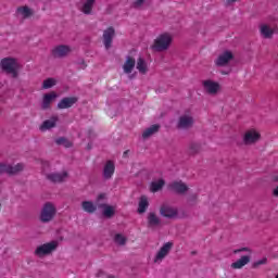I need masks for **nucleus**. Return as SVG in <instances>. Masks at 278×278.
<instances>
[{
	"label": "nucleus",
	"mask_w": 278,
	"mask_h": 278,
	"mask_svg": "<svg viewBox=\"0 0 278 278\" xmlns=\"http://www.w3.org/2000/svg\"><path fill=\"white\" fill-rule=\"evenodd\" d=\"M149 208V198L147 195H141L139 200L138 214H144Z\"/></svg>",
	"instance_id": "393cba45"
},
{
	"label": "nucleus",
	"mask_w": 278,
	"mask_h": 278,
	"mask_svg": "<svg viewBox=\"0 0 278 278\" xmlns=\"http://www.w3.org/2000/svg\"><path fill=\"white\" fill-rule=\"evenodd\" d=\"M58 84V80L55 78H47L42 83V90H49L50 88H53Z\"/></svg>",
	"instance_id": "f704fd0d"
},
{
	"label": "nucleus",
	"mask_w": 278,
	"mask_h": 278,
	"mask_svg": "<svg viewBox=\"0 0 278 278\" xmlns=\"http://www.w3.org/2000/svg\"><path fill=\"white\" fill-rule=\"evenodd\" d=\"M68 53H71V48L64 45L58 46L51 51V55L54 59L66 58Z\"/></svg>",
	"instance_id": "4468645a"
},
{
	"label": "nucleus",
	"mask_w": 278,
	"mask_h": 278,
	"mask_svg": "<svg viewBox=\"0 0 278 278\" xmlns=\"http://www.w3.org/2000/svg\"><path fill=\"white\" fill-rule=\"evenodd\" d=\"M53 99H58V93H55V91L46 93L42 99L41 110H51V101H53Z\"/></svg>",
	"instance_id": "6ab92c4d"
},
{
	"label": "nucleus",
	"mask_w": 278,
	"mask_h": 278,
	"mask_svg": "<svg viewBox=\"0 0 278 278\" xmlns=\"http://www.w3.org/2000/svg\"><path fill=\"white\" fill-rule=\"evenodd\" d=\"M251 253V250L249 248H240L233 251L235 254L237 253Z\"/></svg>",
	"instance_id": "58836bf2"
},
{
	"label": "nucleus",
	"mask_w": 278,
	"mask_h": 278,
	"mask_svg": "<svg viewBox=\"0 0 278 278\" xmlns=\"http://www.w3.org/2000/svg\"><path fill=\"white\" fill-rule=\"evenodd\" d=\"M115 244H118V247H125L127 244V239L122 233H116L113 238Z\"/></svg>",
	"instance_id": "72a5a7b5"
},
{
	"label": "nucleus",
	"mask_w": 278,
	"mask_h": 278,
	"mask_svg": "<svg viewBox=\"0 0 278 278\" xmlns=\"http://www.w3.org/2000/svg\"><path fill=\"white\" fill-rule=\"evenodd\" d=\"M164 186H166V180L162 178L159 179L157 181H152L150 184V192H160V190H162Z\"/></svg>",
	"instance_id": "a878e982"
},
{
	"label": "nucleus",
	"mask_w": 278,
	"mask_h": 278,
	"mask_svg": "<svg viewBox=\"0 0 278 278\" xmlns=\"http://www.w3.org/2000/svg\"><path fill=\"white\" fill-rule=\"evenodd\" d=\"M17 12L24 16V18H29V16H34V11L25 5V7H18Z\"/></svg>",
	"instance_id": "7c9ffc66"
},
{
	"label": "nucleus",
	"mask_w": 278,
	"mask_h": 278,
	"mask_svg": "<svg viewBox=\"0 0 278 278\" xmlns=\"http://www.w3.org/2000/svg\"><path fill=\"white\" fill-rule=\"evenodd\" d=\"M261 35L263 36V38L270 39L275 35V29L270 28L266 24H263L261 25Z\"/></svg>",
	"instance_id": "bb28decb"
},
{
	"label": "nucleus",
	"mask_w": 278,
	"mask_h": 278,
	"mask_svg": "<svg viewBox=\"0 0 278 278\" xmlns=\"http://www.w3.org/2000/svg\"><path fill=\"white\" fill-rule=\"evenodd\" d=\"M160 124H154L152 126H150L149 128H147L143 132H142V138L143 140H147L149 138H151V136H153L154 134H157V131H160Z\"/></svg>",
	"instance_id": "5701e85b"
},
{
	"label": "nucleus",
	"mask_w": 278,
	"mask_h": 278,
	"mask_svg": "<svg viewBox=\"0 0 278 278\" xmlns=\"http://www.w3.org/2000/svg\"><path fill=\"white\" fill-rule=\"evenodd\" d=\"M123 155L124 157H127V155H129V150H126Z\"/></svg>",
	"instance_id": "c03bdc74"
},
{
	"label": "nucleus",
	"mask_w": 278,
	"mask_h": 278,
	"mask_svg": "<svg viewBox=\"0 0 278 278\" xmlns=\"http://www.w3.org/2000/svg\"><path fill=\"white\" fill-rule=\"evenodd\" d=\"M25 170V165L23 163H17L16 165L0 163V175H8L9 177H15Z\"/></svg>",
	"instance_id": "20e7f679"
},
{
	"label": "nucleus",
	"mask_w": 278,
	"mask_h": 278,
	"mask_svg": "<svg viewBox=\"0 0 278 278\" xmlns=\"http://www.w3.org/2000/svg\"><path fill=\"white\" fill-rule=\"evenodd\" d=\"M151 1H153V0H135L132 2V8H135V10H140V8H142L143 3H149Z\"/></svg>",
	"instance_id": "c9c22d12"
},
{
	"label": "nucleus",
	"mask_w": 278,
	"mask_h": 278,
	"mask_svg": "<svg viewBox=\"0 0 278 278\" xmlns=\"http://www.w3.org/2000/svg\"><path fill=\"white\" fill-rule=\"evenodd\" d=\"M202 86L207 94H218V90H220V84L212 79L202 81Z\"/></svg>",
	"instance_id": "6e6552de"
},
{
	"label": "nucleus",
	"mask_w": 278,
	"mask_h": 278,
	"mask_svg": "<svg viewBox=\"0 0 278 278\" xmlns=\"http://www.w3.org/2000/svg\"><path fill=\"white\" fill-rule=\"evenodd\" d=\"M198 153H201V143H197L194 141L189 143V154L190 155H197Z\"/></svg>",
	"instance_id": "473e14b6"
},
{
	"label": "nucleus",
	"mask_w": 278,
	"mask_h": 278,
	"mask_svg": "<svg viewBox=\"0 0 278 278\" xmlns=\"http://www.w3.org/2000/svg\"><path fill=\"white\" fill-rule=\"evenodd\" d=\"M260 138H262V135L258 132H255L253 130H250L245 132L243 136V143L244 144H255V142H258Z\"/></svg>",
	"instance_id": "dca6fc26"
},
{
	"label": "nucleus",
	"mask_w": 278,
	"mask_h": 278,
	"mask_svg": "<svg viewBox=\"0 0 278 278\" xmlns=\"http://www.w3.org/2000/svg\"><path fill=\"white\" fill-rule=\"evenodd\" d=\"M271 180L278 184V176H274Z\"/></svg>",
	"instance_id": "a18cd8bd"
},
{
	"label": "nucleus",
	"mask_w": 278,
	"mask_h": 278,
	"mask_svg": "<svg viewBox=\"0 0 278 278\" xmlns=\"http://www.w3.org/2000/svg\"><path fill=\"white\" fill-rule=\"evenodd\" d=\"M168 188L172 192H175V194H186V192L190 190L188 185H186V182L181 180L173 181L172 184L168 185Z\"/></svg>",
	"instance_id": "0eeeda50"
},
{
	"label": "nucleus",
	"mask_w": 278,
	"mask_h": 278,
	"mask_svg": "<svg viewBox=\"0 0 278 278\" xmlns=\"http://www.w3.org/2000/svg\"><path fill=\"white\" fill-rule=\"evenodd\" d=\"M81 207L84 212H87V214H94V212H97V206L94 203H92V201H84L81 203Z\"/></svg>",
	"instance_id": "cd10ccee"
},
{
	"label": "nucleus",
	"mask_w": 278,
	"mask_h": 278,
	"mask_svg": "<svg viewBox=\"0 0 278 278\" xmlns=\"http://www.w3.org/2000/svg\"><path fill=\"white\" fill-rule=\"evenodd\" d=\"M137 71H139L141 75H147V73H149V66L142 56H139L137 60Z\"/></svg>",
	"instance_id": "b1692460"
},
{
	"label": "nucleus",
	"mask_w": 278,
	"mask_h": 278,
	"mask_svg": "<svg viewBox=\"0 0 278 278\" xmlns=\"http://www.w3.org/2000/svg\"><path fill=\"white\" fill-rule=\"evenodd\" d=\"M106 194L105 193H100L97 199H96V203H98V205H100L99 203H101V201L105 200Z\"/></svg>",
	"instance_id": "ea45409f"
},
{
	"label": "nucleus",
	"mask_w": 278,
	"mask_h": 278,
	"mask_svg": "<svg viewBox=\"0 0 278 278\" xmlns=\"http://www.w3.org/2000/svg\"><path fill=\"white\" fill-rule=\"evenodd\" d=\"M101 275H104V273L103 271H99L98 273V277H101Z\"/></svg>",
	"instance_id": "09e8293b"
},
{
	"label": "nucleus",
	"mask_w": 278,
	"mask_h": 278,
	"mask_svg": "<svg viewBox=\"0 0 278 278\" xmlns=\"http://www.w3.org/2000/svg\"><path fill=\"white\" fill-rule=\"evenodd\" d=\"M123 68H124V73H126V75H129L131 71L136 68V59L131 56H126V61L123 65Z\"/></svg>",
	"instance_id": "4be33fe9"
},
{
	"label": "nucleus",
	"mask_w": 278,
	"mask_h": 278,
	"mask_svg": "<svg viewBox=\"0 0 278 278\" xmlns=\"http://www.w3.org/2000/svg\"><path fill=\"white\" fill-rule=\"evenodd\" d=\"M78 64L81 66V68H86V66H88V65L86 64V61H85L84 59H81V60L78 62Z\"/></svg>",
	"instance_id": "a19ab883"
},
{
	"label": "nucleus",
	"mask_w": 278,
	"mask_h": 278,
	"mask_svg": "<svg viewBox=\"0 0 278 278\" xmlns=\"http://www.w3.org/2000/svg\"><path fill=\"white\" fill-rule=\"evenodd\" d=\"M115 170L116 165L114 164V161H108L102 173L103 179L109 180L111 177H113Z\"/></svg>",
	"instance_id": "f3484780"
},
{
	"label": "nucleus",
	"mask_w": 278,
	"mask_h": 278,
	"mask_svg": "<svg viewBox=\"0 0 278 278\" xmlns=\"http://www.w3.org/2000/svg\"><path fill=\"white\" fill-rule=\"evenodd\" d=\"M55 144L59 147H65V149H71V147H73V142H71L66 137L56 138Z\"/></svg>",
	"instance_id": "c756f323"
},
{
	"label": "nucleus",
	"mask_w": 278,
	"mask_h": 278,
	"mask_svg": "<svg viewBox=\"0 0 278 278\" xmlns=\"http://www.w3.org/2000/svg\"><path fill=\"white\" fill-rule=\"evenodd\" d=\"M275 278H278V274L276 275V277Z\"/></svg>",
	"instance_id": "603ef678"
},
{
	"label": "nucleus",
	"mask_w": 278,
	"mask_h": 278,
	"mask_svg": "<svg viewBox=\"0 0 278 278\" xmlns=\"http://www.w3.org/2000/svg\"><path fill=\"white\" fill-rule=\"evenodd\" d=\"M170 45H173V36H170L168 33H165L160 35L154 40V45L151 47V49L156 51V53H162V51H168Z\"/></svg>",
	"instance_id": "f03ea898"
},
{
	"label": "nucleus",
	"mask_w": 278,
	"mask_h": 278,
	"mask_svg": "<svg viewBox=\"0 0 278 278\" xmlns=\"http://www.w3.org/2000/svg\"><path fill=\"white\" fill-rule=\"evenodd\" d=\"M58 121H60L58 116H52L50 119L43 121V123L39 127L40 131L53 129V127L58 125Z\"/></svg>",
	"instance_id": "aec40b11"
},
{
	"label": "nucleus",
	"mask_w": 278,
	"mask_h": 278,
	"mask_svg": "<svg viewBox=\"0 0 278 278\" xmlns=\"http://www.w3.org/2000/svg\"><path fill=\"white\" fill-rule=\"evenodd\" d=\"M87 149H88V151H90V149H92V146L90 143H88Z\"/></svg>",
	"instance_id": "49530a36"
},
{
	"label": "nucleus",
	"mask_w": 278,
	"mask_h": 278,
	"mask_svg": "<svg viewBox=\"0 0 278 278\" xmlns=\"http://www.w3.org/2000/svg\"><path fill=\"white\" fill-rule=\"evenodd\" d=\"M0 207H1V203H0Z\"/></svg>",
	"instance_id": "864d4df0"
},
{
	"label": "nucleus",
	"mask_w": 278,
	"mask_h": 278,
	"mask_svg": "<svg viewBox=\"0 0 278 278\" xmlns=\"http://www.w3.org/2000/svg\"><path fill=\"white\" fill-rule=\"evenodd\" d=\"M233 58V52H231L230 50H226L218 55V58L215 61V64L216 66H227V64L231 62Z\"/></svg>",
	"instance_id": "9b49d317"
},
{
	"label": "nucleus",
	"mask_w": 278,
	"mask_h": 278,
	"mask_svg": "<svg viewBox=\"0 0 278 278\" xmlns=\"http://www.w3.org/2000/svg\"><path fill=\"white\" fill-rule=\"evenodd\" d=\"M67 177L68 172L50 173L46 175V179H48V181H51V184H62L63 181H66Z\"/></svg>",
	"instance_id": "f8f14e48"
},
{
	"label": "nucleus",
	"mask_w": 278,
	"mask_h": 278,
	"mask_svg": "<svg viewBox=\"0 0 278 278\" xmlns=\"http://www.w3.org/2000/svg\"><path fill=\"white\" fill-rule=\"evenodd\" d=\"M56 214L58 210L55 208V205L51 202H46L41 208L39 220L41 223H51V220L55 218Z\"/></svg>",
	"instance_id": "7ed1b4c3"
},
{
	"label": "nucleus",
	"mask_w": 278,
	"mask_h": 278,
	"mask_svg": "<svg viewBox=\"0 0 278 278\" xmlns=\"http://www.w3.org/2000/svg\"><path fill=\"white\" fill-rule=\"evenodd\" d=\"M170 249H173V242H166L156 253L154 262H160L161 260H164L165 256L170 253Z\"/></svg>",
	"instance_id": "a211bd4d"
},
{
	"label": "nucleus",
	"mask_w": 278,
	"mask_h": 278,
	"mask_svg": "<svg viewBox=\"0 0 278 278\" xmlns=\"http://www.w3.org/2000/svg\"><path fill=\"white\" fill-rule=\"evenodd\" d=\"M94 2L96 0H87L81 9V12H84V14H92V8H94Z\"/></svg>",
	"instance_id": "2f4dec72"
},
{
	"label": "nucleus",
	"mask_w": 278,
	"mask_h": 278,
	"mask_svg": "<svg viewBox=\"0 0 278 278\" xmlns=\"http://www.w3.org/2000/svg\"><path fill=\"white\" fill-rule=\"evenodd\" d=\"M274 197H278V187H276L273 191Z\"/></svg>",
	"instance_id": "37998d69"
},
{
	"label": "nucleus",
	"mask_w": 278,
	"mask_h": 278,
	"mask_svg": "<svg viewBox=\"0 0 278 278\" xmlns=\"http://www.w3.org/2000/svg\"><path fill=\"white\" fill-rule=\"evenodd\" d=\"M268 262V258L264 257L260 261H256L252 264V268H260V266L266 264Z\"/></svg>",
	"instance_id": "4c0bfd02"
},
{
	"label": "nucleus",
	"mask_w": 278,
	"mask_h": 278,
	"mask_svg": "<svg viewBox=\"0 0 278 278\" xmlns=\"http://www.w3.org/2000/svg\"><path fill=\"white\" fill-rule=\"evenodd\" d=\"M236 1L238 0H226V5L227 7L232 5V3H236Z\"/></svg>",
	"instance_id": "79ce46f5"
},
{
	"label": "nucleus",
	"mask_w": 278,
	"mask_h": 278,
	"mask_svg": "<svg viewBox=\"0 0 278 278\" xmlns=\"http://www.w3.org/2000/svg\"><path fill=\"white\" fill-rule=\"evenodd\" d=\"M192 253V255H195L197 254V252H191Z\"/></svg>",
	"instance_id": "8fccbe9b"
},
{
	"label": "nucleus",
	"mask_w": 278,
	"mask_h": 278,
	"mask_svg": "<svg viewBox=\"0 0 278 278\" xmlns=\"http://www.w3.org/2000/svg\"><path fill=\"white\" fill-rule=\"evenodd\" d=\"M249 262H251V256L243 255L237 262L231 264V268H233L235 270L244 268V266H247V264H249Z\"/></svg>",
	"instance_id": "412c9836"
},
{
	"label": "nucleus",
	"mask_w": 278,
	"mask_h": 278,
	"mask_svg": "<svg viewBox=\"0 0 278 278\" xmlns=\"http://www.w3.org/2000/svg\"><path fill=\"white\" fill-rule=\"evenodd\" d=\"M193 125L194 117L189 113H185L178 118L177 129H190L193 127Z\"/></svg>",
	"instance_id": "423d86ee"
},
{
	"label": "nucleus",
	"mask_w": 278,
	"mask_h": 278,
	"mask_svg": "<svg viewBox=\"0 0 278 278\" xmlns=\"http://www.w3.org/2000/svg\"><path fill=\"white\" fill-rule=\"evenodd\" d=\"M114 36H116V30L112 26L103 31V43L106 50L112 49V40H114Z\"/></svg>",
	"instance_id": "9d476101"
},
{
	"label": "nucleus",
	"mask_w": 278,
	"mask_h": 278,
	"mask_svg": "<svg viewBox=\"0 0 278 278\" xmlns=\"http://www.w3.org/2000/svg\"><path fill=\"white\" fill-rule=\"evenodd\" d=\"M98 207L100 210H103L102 215L104 216V218H114V216L116 215V206H112L106 203H101L98 204Z\"/></svg>",
	"instance_id": "2eb2a0df"
},
{
	"label": "nucleus",
	"mask_w": 278,
	"mask_h": 278,
	"mask_svg": "<svg viewBox=\"0 0 278 278\" xmlns=\"http://www.w3.org/2000/svg\"><path fill=\"white\" fill-rule=\"evenodd\" d=\"M160 214L164 218L173 219V218H177V216H179V211L173 206H168V205L164 204L160 208Z\"/></svg>",
	"instance_id": "1a4fd4ad"
},
{
	"label": "nucleus",
	"mask_w": 278,
	"mask_h": 278,
	"mask_svg": "<svg viewBox=\"0 0 278 278\" xmlns=\"http://www.w3.org/2000/svg\"><path fill=\"white\" fill-rule=\"evenodd\" d=\"M222 75H229V73L222 71Z\"/></svg>",
	"instance_id": "de8ad7c7"
},
{
	"label": "nucleus",
	"mask_w": 278,
	"mask_h": 278,
	"mask_svg": "<svg viewBox=\"0 0 278 278\" xmlns=\"http://www.w3.org/2000/svg\"><path fill=\"white\" fill-rule=\"evenodd\" d=\"M79 101L78 97H65L56 105L58 110H68Z\"/></svg>",
	"instance_id": "ddd939ff"
},
{
	"label": "nucleus",
	"mask_w": 278,
	"mask_h": 278,
	"mask_svg": "<svg viewBox=\"0 0 278 278\" xmlns=\"http://www.w3.org/2000/svg\"><path fill=\"white\" fill-rule=\"evenodd\" d=\"M161 220L155 213H149L148 215V227H157Z\"/></svg>",
	"instance_id": "c85d7f7f"
},
{
	"label": "nucleus",
	"mask_w": 278,
	"mask_h": 278,
	"mask_svg": "<svg viewBox=\"0 0 278 278\" xmlns=\"http://www.w3.org/2000/svg\"><path fill=\"white\" fill-rule=\"evenodd\" d=\"M58 241H51L41 244L35 250V255H37V257H45V255H51V253H53V251L58 249Z\"/></svg>",
	"instance_id": "39448f33"
},
{
	"label": "nucleus",
	"mask_w": 278,
	"mask_h": 278,
	"mask_svg": "<svg viewBox=\"0 0 278 278\" xmlns=\"http://www.w3.org/2000/svg\"><path fill=\"white\" fill-rule=\"evenodd\" d=\"M198 199H199V194H197V193H191V194L188 197L187 201H188L189 205H197Z\"/></svg>",
	"instance_id": "e433bc0d"
},
{
	"label": "nucleus",
	"mask_w": 278,
	"mask_h": 278,
	"mask_svg": "<svg viewBox=\"0 0 278 278\" xmlns=\"http://www.w3.org/2000/svg\"><path fill=\"white\" fill-rule=\"evenodd\" d=\"M0 68L7 75H12L13 79L18 77V68H21V64L14 58H4L0 61Z\"/></svg>",
	"instance_id": "f257e3e1"
},
{
	"label": "nucleus",
	"mask_w": 278,
	"mask_h": 278,
	"mask_svg": "<svg viewBox=\"0 0 278 278\" xmlns=\"http://www.w3.org/2000/svg\"><path fill=\"white\" fill-rule=\"evenodd\" d=\"M109 278H115L114 276H109Z\"/></svg>",
	"instance_id": "3c124183"
}]
</instances>
